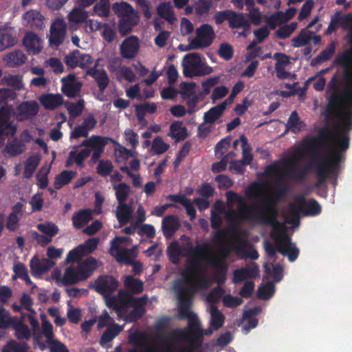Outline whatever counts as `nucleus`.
<instances>
[{
	"label": "nucleus",
	"instance_id": "f257e3e1",
	"mask_svg": "<svg viewBox=\"0 0 352 352\" xmlns=\"http://www.w3.org/2000/svg\"><path fill=\"white\" fill-rule=\"evenodd\" d=\"M338 25L349 28L351 47L340 58L345 68L346 86L341 97L333 96L329 103V113L337 119L334 131L317 138H307L295 147L291 154L273 165H300L299 162L311 153L317 151L311 165H340L342 153L348 148V138L345 132L352 129V16L336 14L331 19L325 33L331 34Z\"/></svg>",
	"mask_w": 352,
	"mask_h": 352
},
{
	"label": "nucleus",
	"instance_id": "f03ea898",
	"mask_svg": "<svg viewBox=\"0 0 352 352\" xmlns=\"http://www.w3.org/2000/svg\"><path fill=\"white\" fill-rule=\"evenodd\" d=\"M321 212L320 206L314 200L305 201L302 197H298L291 203L287 212L284 214L285 222L292 228L299 225V217L300 214L314 216Z\"/></svg>",
	"mask_w": 352,
	"mask_h": 352
},
{
	"label": "nucleus",
	"instance_id": "7ed1b4c3",
	"mask_svg": "<svg viewBox=\"0 0 352 352\" xmlns=\"http://www.w3.org/2000/svg\"><path fill=\"white\" fill-rule=\"evenodd\" d=\"M182 66L184 75L188 78L206 76L213 72V69L197 53L185 55L182 61Z\"/></svg>",
	"mask_w": 352,
	"mask_h": 352
},
{
	"label": "nucleus",
	"instance_id": "20e7f679",
	"mask_svg": "<svg viewBox=\"0 0 352 352\" xmlns=\"http://www.w3.org/2000/svg\"><path fill=\"white\" fill-rule=\"evenodd\" d=\"M131 241L126 236L116 237L111 242L110 249L111 254L121 263H130L138 254V245L133 246L131 249H127Z\"/></svg>",
	"mask_w": 352,
	"mask_h": 352
},
{
	"label": "nucleus",
	"instance_id": "39448f33",
	"mask_svg": "<svg viewBox=\"0 0 352 352\" xmlns=\"http://www.w3.org/2000/svg\"><path fill=\"white\" fill-rule=\"evenodd\" d=\"M86 273L80 272L78 266L68 267L65 269L63 273L60 270L55 269L52 273V278L58 286L74 285L85 280Z\"/></svg>",
	"mask_w": 352,
	"mask_h": 352
},
{
	"label": "nucleus",
	"instance_id": "423d86ee",
	"mask_svg": "<svg viewBox=\"0 0 352 352\" xmlns=\"http://www.w3.org/2000/svg\"><path fill=\"white\" fill-rule=\"evenodd\" d=\"M214 32L211 25L204 24L196 30V36L184 50H199L208 47L213 41ZM182 50L184 49L179 47Z\"/></svg>",
	"mask_w": 352,
	"mask_h": 352
},
{
	"label": "nucleus",
	"instance_id": "0eeeda50",
	"mask_svg": "<svg viewBox=\"0 0 352 352\" xmlns=\"http://www.w3.org/2000/svg\"><path fill=\"white\" fill-rule=\"evenodd\" d=\"M118 287V281L111 276L101 277L95 283L96 290L104 296L107 305L115 309L119 307L118 300L115 298L110 297L109 295L116 290Z\"/></svg>",
	"mask_w": 352,
	"mask_h": 352
},
{
	"label": "nucleus",
	"instance_id": "6e6552de",
	"mask_svg": "<svg viewBox=\"0 0 352 352\" xmlns=\"http://www.w3.org/2000/svg\"><path fill=\"white\" fill-rule=\"evenodd\" d=\"M264 248L267 254V263L265 265L267 278H273L276 282H278L283 278V269L280 265H275L273 263L276 260L275 248L267 241L264 243Z\"/></svg>",
	"mask_w": 352,
	"mask_h": 352
},
{
	"label": "nucleus",
	"instance_id": "1a4fd4ad",
	"mask_svg": "<svg viewBox=\"0 0 352 352\" xmlns=\"http://www.w3.org/2000/svg\"><path fill=\"white\" fill-rule=\"evenodd\" d=\"M67 33V24L62 18L54 19L50 28L48 41L50 45L58 46L63 43Z\"/></svg>",
	"mask_w": 352,
	"mask_h": 352
},
{
	"label": "nucleus",
	"instance_id": "9d476101",
	"mask_svg": "<svg viewBox=\"0 0 352 352\" xmlns=\"http://www.w3.org/2000/svg\"><path fill=\"white\" fill-rule=\"evenodd\" d=\"M12 114L13 109L11 106H5L0 108V146L5 142V135L8 133L13 135L16 131V127L10 122Z\"/></svg>",
	"mask_w": 352,
	"mask_h": 352
},
{
	"label": "nucleus",
	"instance_id": "9b49d317",
	"mask_svg": "<svg viewBox=\"0 0 352 352\" xmlns=\"http://www.w3.org/2000/svg\"><path fill=\"white\" fill-rule=\"evenodd\" d=\"M140 48V40L135 35L126 37L121 43L119 50L120 55L126 59L136 57Z\"/></svg>",
	"mask_w": 352,
	"mask_h": 352
},
{
	"label": "nucleus",
	"instance_id": "f8f14e48",
	"mask_svg": "<svg viewBox=\"0 0 352 352\" xmlns=\"http://www.w3.org/2000/svg\"><path fill=\"white\" fill-rule=\"evenodd\" d=\"M98 244V240L92 238L87 240L85 243L78 245L77 248L70 251L67 256V262H76L83 256L91 254L96 249Z\"/></svg>",
	"mask_w": 352,
	"mask_h": 352
},
{
	"label": "nucleus",
	"instance_id": "ddd939ff",
	"mask_svg": "<svg viewBox=\"0 0 352 352\" xmlns=\"http://www.w3.org/2000/svg\"><path fill=\"white\" fill-rule=\"evenodd\" d=\"M38 109L39 106L36 101H25L18 106L14 116L20 121L30 120L38 113Z\"/></svg>",
	"mask_w": 352,
	"mask_h": 352
},
{
	"label": "nucleus",
	"instance_id": "4468645a",
	"mask_svg": "<svg viewBox=\"0 0 352 352\" xmlns=\"http://www.w3.org/2000/svg\"><path fill=\"white\" fill-rule=\"evenodd\" d=\"M66 64L71 67H80L88 69L94 63L92 57L89 54H82L79 51H75L65 57Z\"/></svg>",
	"mask_w": 352,
	"mask_h": 352
},
{
	"label": "nucleus",
	"instance_id": "2eb2a0df",
	"mask_svg": "<svg viewBox=\"0 0 352 352\" xmlns=\"http://www.w3.org/2000/svg\"><path fill=\"white\" fill-rule=\"evenodd\" d=\"M111 140H113V139L109 138L93 135L85 140L82 145L88 147L90 150L92 149L93 159L98 160L103 152L104 147L109 142H111Z\"/></svg>",
	"mask_w": 352,
	"mask_h": 352
},
{
	"label": "nucleus",
	"instance_id": "dca6fc26",
	"mask_svg": "<svg viewBox=\"0 0 352 352\" xmlns=\"http://www.w3.org/2000/svg\"><path fill=\"white\" fill-rule=\"evenodd\" d=\"M34 345L35 348L42 350L49 346L50 352H68L65 346L60 341L54 339V333L50 336L45 337L43 339H34Z\"/></svg>",
	"mask_w": 352,
	"mask_h": 352
},
{
	"label": "nucleus",
	"instance_id": "f3484780",
	"mask_svg": "<svg viewBox=\"0 0 352 352\" xmlns=\"http://www.w3.org/2000/svg\"><path fill=\"white\" fill-rule=\"evenodd\" d=\"M62 82V91L68 97H75L80 91L82 83L80 82L76 76L69 74L61 79Z\"/></svg>",
	"mask_w": 352,
	"mask_h": 352
},
{
	"label": "nucleus",
	"instance_id": "a211bd4d",
	"mask_svg": "<svg viewBox=\"0 0 352 352\" xmlns=\"http://www.w3.org/2000/svg\"><path fill=\"white\" fill-rule=\"evenodd\" d=\"M274 58L276 60L275 65V70L276 76L280 79L290 78L293 76L287 72V69L290 68L291 62L289 58L280 53H276L274 55Z\"/></svg>",
	"mask_w": 352,
	"mask_h": 352
},
{
	"label": "nucleus",
	"instance_id": "6ab92c4d",
	"mask_svg": "<svg viewBox=\"0 0 352 352\" xmlns=\"http://www.w3.org/2000/svg\"><path fill=\"white\" fill-rule=\"evenodd\" d=\"M97 120L92 114H89L83 118V122L81 125L76 126L71 133V138H78L86 137L89 132L96 125Z\"/></svg>",
	"mask_w": 352,
	"mask_h": 352
},
{
	"label": "nucleus",
	"instance_id": "aec40b11",
	"mask_svg": "<svg viewBox=\"0 0 352 352\" xmlns=\"http://www.w3.org/2000/svg\"><path fill=\"white\" fill-rule=\"evenodd\" d=\"M38 101L46 110H54L60 107L64 102L60 94H45L40 96Z\"/></svg>",
	"mask_w": 352,
	"mask_h": 352
},
{
	"label": "nucleus",
	"instance_id": "412c9836",
	"mask_svg": "<svg viewBox=\"0 0 352 352\" xmlns=\"http://www.w3.org/2000/svg\"><path fill=\"white\" fill-rule=\"evenodd\" d=\"M45 16L36 10H31L23 15V22L26 25L42 29L45 27Z\"/></svg>",
	"mask_w": 352,
	"mask_h": 352
},
{
	"label": "nucleus",
	"instance_id": "4be33fe9",
	"mask_svg": "<svg viewBox=\"0 0 352 352\" xmlns=\"http://www.w3.org/2000/svg\"><path fill=\"white\" fill-rule=\"evenodd\" d=\"M56 262L54 261L49 260L47 258L39 259L37 257H34L30 261V267L32 273L35 276H40L47 271H49Z\"/></svg>",
	"mask_w": 352,
	"mask_h": 352
},
{
	"label": "nucleus",
	"instance_id": "5701e85b",
	"mask_svg": "<svg viewBox=\"0 0 352 352\" xmlns=\"http://www.w3.org/2000/svg\"><path fill=\"white\" fill-rule=\"evenodd\" d=\"M23 44L28 52L34 54L39 53L43 48V41L33 32H28L25 34Z\"/></svg>",
	"mask_w": 352,
	"mask_h": 352
},
{
	"label": "nucleus",
	"instance_id": "b1692460",
	"mask_svg": "<svg viewBox=\"0 0 352 352\" xmlns=\"http://www.w3.org/2000/svg\"><path fill=\"white\" fill-rule=\"evenodd\" d=\"M261 311L260 308L256 307L246 311L241 323V329L243 333H248L250 329L255 328L257 325V320L255 316Z\"/></svg>",
	"mask_w": 352,
	"mask_h": 352
},
{
	"label": "nucleus",
	"instance_id": "393cba45",
	"mask_svg": "<svg viewBox=\"0 0 352 352\" xmlns=\"http://www.w3.org/2000/svg\"><path fill=\"white\" fill-rule=\"evenodd\" d=\"M16 43V35L12 29H0V52L14 46Z\"/></svg>",
	"mask_w": 352,
	"mask_h": 352
},
{
	"label": "nucleus",
	"instance_id": "a878e982",
	"mask_svg": "<svg viewBox=\"0 0 352 352\" xmlns=\"http://www.w3.org/2000/svg\"><path fill=\"white\" fill-rule=\"evenodd\" d=\"M112 8L119 17V19L122 18H131L133 16H139L138 13L126 2L114 3Z\"/></svg>",
	"mask_w": 352,
	"mask_h": 352
},
{
	"label": "nucleus",
	"instance_id": "bb28decb",
	"mask_svg": "<svg viewBox=\"0 0 352 352\" xmlns=\"http://www.w3.org/2000/svg\"><path fill=\"white\" fill-rule=\"evenodd\" d=\"M210 313V328L206 334H211L212 330H217L221 327L223 324L225 318L223 314L217 309L214 306H211Z\"/></svg>",
	"mask_w": 352,
	"mask_h": 352
},
{
	"label": "nucleus",
	"instance_id": "cd10ccee",
	"mask_svg": "<svg viewBox=\"0 0 352 352\" xmlns=\"http://www.w3.org/2000/svg\"><path fill=\"white\" fill-rule=\"evenodd\" d=\"M111 142L116 145L114 148V156L118 163H124L129 158L134 156L135 154V151L126 148L124 146L114 140H111Z\"/></svg>",
	"mask_w": 352,
	"mask_h": 352
},
{
	"label": "nucleus",
	"instance_id": "c85d7f7f",
	"mask_svg": "<svg viewBox=\"0 0 352 352\" xmlns=\"http://www.w3.org/2000/svg\"><path fill=\"white\" fill-rule=\"evenodd\" d=\"M91 150L88 147L80 151L77 150L72 151L66 162V166L70 167L74 162L76 163L78 166H82L83 161L89 156Z\"/></svg>",
	"mask_w": 352,
	"mask_h": 352
},
{
	"label": "nucleus",
	"instance_id": "c756f323",
	"mask_svg": "<svg viewBox=\"0 0 352 352\" xmlns=\"http://www.w3.org/2000/svg\"><path fill=\"white\" fill-rule=\"evenodd\" d=\"M132 208L125 203L118 204L116 215L121 226L129 223L132 219Z\"/></svg>",
	"mask_w": 352,
	"mask_h": 352
},
{
	"label": "nucleus",
	"instance_id": "7c9ffc66",
	"mask_svg": "<svg viewBox=\"0 0 352 352\" xmlns=\"http://www.w3.org/2000/svg\"><path fill=\"white\" fill-rule=\"evenodd\" d=\"M296 14L294 8H289L285 12H278L272 16L267 21L269 25L275 28L277 25L291 19Z\"/></svg>",
	"mask_w": 352,
	"mask_h": 352
},
{
	"label": "nucleus",
	"instance_id": "2f4dec72",
	"mask_svg": "<svg viewBox=\"0 0 352 352\" xmlns=\"http://www.w3.org/2000/svg\"><path fill=\"white\" fill-rule=\"evenodd\" d=\"M140 16H133L131 18H122L119 19L118 30L122 36H124L130 33L133 27L139 23Z\"/></svg>",
	"mask_w": 352,
	"mask_h": 352
},
{
	"label": "nucleus",
	"instance_id": "473e14b6",
	"mask_svg": "<svg viewBox=\"0 0 352 352\" xmlns=\"http://www.w3.org/2000/svg\"><path fill=\"white\" fill-rule=\"evenodd\" d=\"M258 270L256 266L254 264L250 265L248 267L243 268L239 270H236L234 272V282L239 283L245 279L255 277L258 276Z\"/></svg>",
	"mask_w": 352,
	"mask_h": 352
},
{
	"label": "nucleus",
	"instance_id": "72a5a7b5",
	"mask_svg": "<svg viewBox=\"0 0 352 352\" xmlns=\"http://www.w3.org/2000/svg\"><path fill=\"white\" fill-rule=\"evenodd\" d=\"M87 74L92 76L96 81L100 91H103L109 84V78L104 70L91 68L87 71Z\"/></svg>",
	"mask_w": 352,
	"mask_h": 352
},
{
	"label": "nucleus",
	"instance_id": "f704fd0d",
	"mask_svg": "<svg viewBox=\"0 0 352 352\" xmlns=\"http://www.w3.org/2000/svg\"><path fill=\"white\" fill-rule=\"evenodd\" d=\"M26 57L20 50H16L5 55L3 58V63L9 67L16 66L25 63Z\"/></svg>",
	"mask_w": 352,
	"mask_h": 352
},
{
	"label": "nucleus",
	"instance_id": "c9c22d12",
	"mask_svg": "<svg viewBox=\"0 0 352 352\" xmlns=\"http://www.w3.org/2000/svg\"><path fill=\"white\" fill-rule=\"evenodd\" d=\"M168 135L177 141L183 140L188 136L187 129L182 122L176 121L170 124Z\"/></svg>",
	"mask_w": 352,
	"mask_h": 352
},
{
	"label": "nucleus",
	"instance_id": "e433bc0d",
	"mask_svg": "<svg viewBox=\"0 0 352 352\" xmlns=\"http://www.w3.org/2000/svg\"><path fill=\"white\" fill-rule=\"evenodd\" d=\"M89 17V12L82 8H74L67 15V19L71 24L85 23Z\"/></svg>",
	"mask_w": 352,
	"mask_h": 352
},
{
	"label": "nucleus",
	"instance_id": "4c0bfd02",
	"mask_svg": "<svg viewBox=\"0 0 352 352\" xmlns=\"http://www.w3.org/2000/svg\"><path fill=\"white\" fill-rule=\"evenodd\" d=\"M169 147L170 146L167 142L161 137L157 136L153 140L149 153L153 155H160L166 153Z\"/></svg>",
	"mask_w": 352,
	"mask_h": 352
},
{
	"label": "nucleus",
	"instance_id": "58836bf2",
	"mask_svg": "<svg viewBox=\"0 0 352 352\" xmlns=\"http://www.w3.org/2000/svg\"><path fill=\"white\" fill-rule=\"evenodd\" d=\"M179 226V221L175 217H166L162 221V229L164 235L166 237H170L177 230Z\"/></svg>",
	"mask_w": 352,
	"mask_h": 352
},
{
	"label": "nucleus",
	"instance_id": "ea45409f",
	"mask_svg": "<svg viewBox=\"0 0 352 352\" xmlns=\"http://www.w3.org/2000/svg\"><path fill=\"white\" fill-rule=\"evenodd\" d=\"M225 109H226L222 107L221 104L210 108L204 113V122L208 124H213L221 117Z\"/></svg>",
	"mask_w": 352,
	"mask_h": 352
},
{
	"label": "nucleus",
	"instance_id": "a19ab883",
	"mask_svg": "<svg viewBox=\"0 0 352 352\" xmlns=\"http://www.w3.org/2000/svg\"><path fill=\"white\" fill-rule=\"evenodd\" d=\"M112 186L115 190L118 204L124 203L128 196L131 193V188L124 183L113 184Z\"/></svg>",
	"mask_w": 352,
	"mask_h": 352
},
{
	"label": "nucleus",
	"instance_id": "79ce46f5",
	"mask_svg": "<svg viewBox=\"0 0 352 352\" xmlns=\"http://www.w3.org/2000/svg\"><path fill=\"white\" fill-rule=\"evenodd\" d=\"M40 162L41 157L38 154L31 155L27 159L24 165V176L26 178H30L33 175Z\"/></svg>",
	"mask_w": 352,
	"mask_h": 352
},
{
	"label": "nucleus",
	"instance_id": "37998d69",
	"mask_svg": "<svg viewBox=\"0 0 352 352\" xmlns=\"http://www.w3.org/2000/svg\"><path fill=\"white\" fill-rule=\"evenodd\" d=\"M328 70V69H322L314 76L309 78L306 81V85L313 83V87L316 91H320L323 90L326 85V79L324 78L323 75Z\"/></svg>",
	"mask_w": 352,
	"mask_h": 352
},
{
	"label": "nucleus",
	"instance_id": "c03bdc74",
	"mask_svg": "<svg viewBox=\"0 0 352 352\" xmlns=\"http://www.w3.org/2000/svg\"><path fill=\"white\" fill-rule=\"evenodd\" d=\"M76 176V173L72 170H63L55 177L54 187L60 189L66 184H69Z\"/></svg>",
	"mask_w": 352,
	"mask_h": 352
},
{
	"label": "nucleus",
	"instance_id": "a18cd8bd",
	"mask_svg": "<svg viewBox=\"0 0 352 352\" xmlns=\"http://www.w3.org/2000/svg\"><path fill=\"white\" fill-rule=\"evenodd\" d=\"M124 283L126 288L132 293L140 294L143 291V283L131 276L126 277Z\"/></svg>",
	"mask_w": 352,
	"mask_h": 352
},
{
	"label": "nucleus",
	"instance_id": "49530a36",
	"mask_svg": "<svg viewBox=\"0 0 352 352\" xmlns=\"http://www.w3.org/2000/svg\"><path fill=\"white\" fill-rule=\"evenodd\" d=\"M122 327L118 324H113V326L107 328L105 332L101 337L100 344L102 346H106L110 341H111L120 331Z\"/></svg>",
	"mask_w": 352,
	"mask_h": 352
},
{
	"label": "nucleus",
	"instance_id": "de8ad7c7",
	"mask_svg": "<svg viewBox=\"0 0 352 352\" xmlns=\"http://www.w3.org/2000/svg\"><path fill=\"white\" fill-rule=\"evenodd\" d=\"M80 272H87L86 279L89 277L93 272L99 266V263L94 258H89L78 265Z\"/></svg>",
	"mask_w": 352,
	"mask_h": 352
},
{
	"label": "nucleus",
	"instance_id": "09e8293b",
	"mask_svg": "<svg viewBox=\"0 0 352 352\" xmlns=\"http://www.w3.org/2000/svg\"><path fill=\"white\" fill-rule=\"evenodd\" d=\"M15 330V336L20 340H27L30 336V331L27 325L24 324L21 320L16 321L14 319V323L12 324Z\"/></svg>",
	"mask_w": 352,
	"mask_h": 352
},
{
	"label": "nucleus",
	"instance_id": "8fccbe9b",
	"mask_svg": "<svg viewBox=\"0 0 352 352\" xmlns=\"http://www.w3.org/2000/svg\"><path fill=\"white\" fill-rule=\"evenodd\" d=\"M92 219L91 212L89 210L81 211L76 214L72 219L75 228H79L88 223Z\"/></svg>",
	"mask_w": 352,
	"mask_h": 352
},
{
	"label": "nucleus",
	"instance_id": "3c124183",
	"mask_svg": "<svg viewBox=\"0 0 352 352\" xmlns=\"http://www.w3.org/2000/svg\"><path fill=\"white\" fill-rule=\"evenodd\" d=\"M37 229L43 234L52 239L58 232V228L52 222H45L36 226Z\"/></svg>",
	"mask_w": 352,
	"mask_h": 352
},
{
	"label": "nucleus",
	"instance_id": "603ef678",
	"mask_svg": "<svg viewBox=\"0 0 352 352\" xmlns=\"http://www.w3.org/2000/svg\"><path fill=\"white\" fill-rule=\"evenodd\" d=\"M312 32L308 29H304L300 34L292 39L293 46L299 47L307 45L311 39Z\"/></svg>",
	"mask_w": 352,
	"mask_h": 352
},
{
	"label": "nucleus",
	"instance_id": "864d4df0",
	"mask_svg": "<svg viewBox=\"0 0 352 352\" xmlns=\"http://www.w3.org/2000/svg\"><path fill=\"white\" fill-rule=\"evenodd\" d=\"M157 13L161 17L166 19L171 23L175 20L170 3H163L160 4L157 8Z\"/></svg>",
	"mask_w": 352,
	"mask_h": 352
},
{
	"label": "nucleus",
	"instance_id": "5fc2aeb1",
	"mask_svg": "<svg viewBox=\"0 0 352 352\" xmlns=\"http://www.w3.org/2000/svg\"><path fill=\"white\" fill-rule=\"evenodd\" d=\"M28 349V345L25 343H18L10 340L3 348L1 352H25Z\"/></svg>",
	"mask_w": 352,
	"mask_h": 352
},
{
	"label": "nucleus",
	"instance_id": "6e6d98bb",
	"mask_svg": "<svg viewBox=\"0 0 352 352\" xmlns=\"http://www.w3.org/2000/svg\"><path fill=\"white\" fill-rule=\"evenodd\" d=\"M25 150V145L21 141L14 140L8 144L6 147V152L10 155H16L21 153Z\"/></svg>",
	"mask_w": 352,
	"mask_h": 352
},
{
	"label": "nucleus",
	"instance_id": "4d7b16f0",
	"mask_svg": "<svg viewBox=\"0 0 352 352\" xmlns=\"http://www.w3.org/2000/svg\"><path fill=\"white\" fill-rule=\"evenodd\" d=\"M51 169V164L43 166L36 175L37 186L40 188H45L48 184L47 175Z\"/></svg>",
	"mask_w": 352,
	"mask_h": 352
},
{
	"label": "nucleus",
	"instance_id": "13d9d810",
	"mask_svg": "<svg viewBox=\"0 0 352 352\" xmlns=\"http://www.w3.org/2000/svg\"><path fill=\"white\" fill-rule=\"evenodd\" d=\"M275 292L274 284L267 282L261 285L258 289V296L261 299L266 300L271 298Z\"/></svg>",
	"mask_w": 352,
	"mask_h": 352
},
{
	"label": "nucleus",
	"instance_id": "bf43d9fd",
	"mask_svg": "<svg viewBox=\"0 0 352 352\" xmlns=\"http://www.w3.org/2000/svg\"><path fill=\"white\" fill-rule=\"evenodd\" d=\"M42 320V331L39 336L34 335V339H43L45 337L50 336L53 333V326L52 324L47 320L46 316L45 315L41 316Z\"/></svg>",
	"mask_w": 352,
	"mask_h": 352
},
{
	"label": "nucleus",
	"instance_id": "052dcab7",
	"mask_svg": "<svg viewBox=\"0 0 352 352\" xmlns=\"http://www.w3.org/2000/svg\"><path fill=\"white\" fill-rule=\"evenodd\" d=\"M94 12L100 17H106L109 15L110 6L109 0H99L94 7Z\"/></svg>",
	"mask_w": 352,
	"mask_h": 352
},
{
	"label": "nucleus",
	"instance_id": "680f3d73",
	"mask_svg": "<svg viewBox=\"0 0 352 352\" xmlns=\"http://www.w3.org/2000/svg\"><path fill=\"white\" fill-rule=\"evenodd\" d=\"M287 126L294 133H297L304 129L305 124L300 121L296 112L293 111L287 121Z\"/></svg>",
	"mask_w": 352,
	"mask_h": 352
},
{
	"label": "nucleus",
	"instance_id": "e2e57ef3",
	"mask_svg": "<svg viewBox=\"0 0 352 352\" xmlns=\"http://www.w3.org/2000/svg\"><path fill=\"white\" fill-rule=\"evenodd\" d=\"M229 23L232 28L244 27L248 25V21L243 14H236L230 12Z\"/></svg>",
	"mask_w": 352,
	"mask_h": 352
},
{
	"label": "nucleus",
	"instance_id": "0e129e2a",
	"mask_svg": "<svg viewBox=\"0 0 352 352\" xmlns=\"http://www.w3.org/2000/svg\"><path fill=\"white\" fill-rule=\"evenodd\" d=\"M85 107V102L80 100L76 102L67 104V109L71 117L76 118L81 114Z\"/></svg>",
	"mask_w": 352,
	"mask_h": 352
},
{
	"label": "nucleus",
	"instance_id": "69168bd1",
	"mask_svg": "<svg viewBox=\"0 0 352 352\" xmlns=\"http://www.w3.org/2000/svg\"><path fill=\"white\" fill-rule=\"evenodd\" d=\"M240 142L242 144L243 163L244 164H248L252 160L250 146L248 144V140L243 135L240 137Z\"/></svg>",
	"mask_w": 352,
	"mask_h": 352
},
{
	"label": "nucleus",
	"instance_id": "338daca9",
	"mask_svg": "<svg viewBox=\"0 0 352 352\" xmlns=\"http://www.w3.org/2000/svg\"><path fill=\"white\" fill-rule=\"evenodd\" d=\"M68 309L67 311V316L70 322L76 324L81 318V310L79 308L74 307L71 302H67Z\"/></svg>",
	"mask_w": 352,
	"mask_h": 352
},
{
	"label": "nucleus",
	"instance_id": "774afa93",
	"mask_svg": "<svg viewBox=\"0 0 352 352\" xmlns=\"http://www.w3.org/2000/svg\"><path fill=\"white\" fill-rule=\"evenodd\" d=\"M167 252L170 259L173 263L178 262L179 256L185 254L177 243H171L168 246Z\"/></svg>",
	"mask_w": 352,
	"mask_h": 352
}]
</instances>
